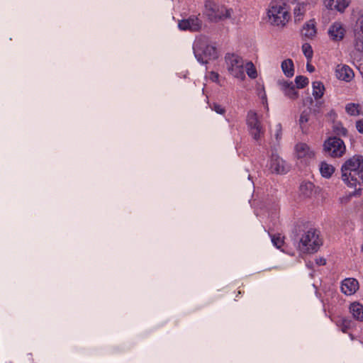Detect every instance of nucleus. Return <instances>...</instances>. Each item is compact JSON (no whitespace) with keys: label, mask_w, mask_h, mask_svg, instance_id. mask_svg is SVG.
<instances>
[{"label":"nucleus","mask_w":363,"mask_h":363,"mask_svg":"<svg viewBox=\"0 0 363 363\" xmlns=\"http://www.w3.org/2000/svg\"><path fill=\"white\" fill-rule=\"evenodd\" d=\"M342 182L355 191L363 189V155H355L348 158L341 167Z\"/></svg>","instance_id":"f257e3e1"},{"label":"nucleus","mask_w":363,"mask_h":363,"mask_svg":"<svg viewBox=\"0 0 363 363\" xmlns=\"http://www.w3.org/2000/svg\"><path fill=\"white\" fill-rule=\"evenodd\" d=\"M269 23L277 27H284L290 19L289 9L284 0H272L267 9Z\"/></svg>","instance_id":"f03ea898"},{"label":"nucleus","mask_w":363,"mask_h":363,"mask_svg":"<svg viewBox=\"0 0 363 363\" xmlns=\"http://www.w3.org/2000/svg\"><path fill=\"white\" fill-rule=\"evenodd\" d=\"M193 50L196 58L201 64H206L208 61L218 57L217 50L214 44L203 35L196 38Z\"/></svg>","instance_id":"7ed1b4c3"},{"label":"nucleus","mask_w":363,"mask_h":363,"mask_svg":"<svg viewBox=\"0 0 363 363\" xmlns=\"http://www.w3.org/2000/svg\"><path fill=\"white\" fill-rule=\"evenodd\" d=\"M233 10L213 0L204 3L203 15L213 23H217L230 18Z\"/></svg>","instance_id":"20e7f679"},{"label":"nucleus","mask_w":363,"mask_h":363,"mask_svg":"<svg viewBox=\"0 0 363 363\" xmlns=\"http://www.w3.org/2000/svg\"><path fill=\"white\" fill-rule=\"evenodd\" d=\"M245 61L240 56L234 53H228L225 56V63L228 72L233 77L241 81L245 79Z\"/></svg>","instance_id":"39448f33"},{"label":"nucleus","mask_w":363,"mask_h":363,"mask_svg":"<svg viewBox=\"0 0 363 363\" xmlns=\"http://www.w3.org/2000/svg\"><path fill=\"white\" fill-rule=\"evenodd\" d=\"M323 245V240L316 230H309L301 238L298 247L304 250H315Z\"/></svg>","instance_id":"423d86ee"},{"label":"nucleus","mask_w":363,"mask_h":363,"mask_svg":"<svg viewBox=\"0 0 363 363\" xmlns=\"http://www.w3.org/2000/svg\"><path fill=\"white\" fill-rule=\"evenodd\" d=\"M323 150L333 157H340L345 153L346 147L341 139L332 137L325 141Z\"/></svg>","instance_id":"0eeeda50"},{"label":"nucleus","mask_w":363,"mask_h":363,"mask_svg":"<svg viewBox=\"0 0 363 363\" xmlns=\"http://www.w3.org/2000/svg\"><path fill=\"white\" fill-rule=\"evenodd\" d=\"M247 125L252 138L258 140L263 134V128L257 113L254 111H250L247 116Z\"/></svg>","instance_id":"6e6552de"},{"label":"nucleus","mask_w":363,"mask_h":363,"mask_svg":"<svg viewBox=\"0 0 363 363\" xmlns=\"http://www.w3.org/2000/svg\"><path fill=\"white\" fill-rule=\"evenodd\" d=\"M203 27V21L199 16H190L178 21V28L183 31L199 32Z\"/></svg>","instance_id":"1a4fd4ad"},{"label":"nucleus","mask_w":363,"mask_h":363,"mask_svg":"<svg viewBox=\"0 0 363 363\" xmlns=\"http://www.w3.org/2000/svg\"><path fill=\"white\" fill-rule=\"evenodd\" d=\"M347 33L345 25L341 21L333 22L328 29L330 40L334 43L342 41Z\"/></svg>","instance_id":"9d476101"},{"label":"nucleus","mask_w":363,"mask_h":363,"mask_svg":"<svg viewBox=\"0 0 363 363\" xmlns=\"http://www.w3.org/2000/svg\"><path fill=\"white\" fill-rule=\"evenodd\" d=\"M294 156L301 162H306L315 157V152L305 143H298L294 146Z\"/></svg>","instance_id":"9b49d317"},{"label":"nucleus","mask_w":363,"mask_h":363,"mask_svg":"<svg viewBox=\"0 0 363 363\" xmlns=\"http://www.w3.org/2000/svg\"><path fill=\"white\" fill-rule=\"evenodd\" d=\"M357 15V28L354 30L353 45L355 50L363 52V11H359Z\"/></svg>","instance_id":"f8f14e48"},{"label":"nucleus","mask_w":363,"mask_h":363,"mask_svg":"<svg viewBox=\"0 0 363 363\" xmlns=\"http://www.w3.org/2000/svg\"><path fill=\"white\" fill-rule=\"evenodd\" d=\"M267 167L272 173L284 174L287 172L285 162L277 154H272Z\"/></svg>","instance_id":"ddd939ff"},{"label":"nucleus","mask_w":363,"mask_h":363,"mask_svg":"<svg viewBox=\"0 0 363 363\" xmlns=\"http://www.w3.org/2000/svg\"><path fill=\"white\" fill-rule=\"evenodd\" d=\"M279 89L284 93V96L287 98L295 100L298 97V92L292 82L286 80H279L277 82Z\"/></svg>","instance_id":"4468645a"},{"label":"nucleus","mask_w":363,"mask_h":363,"mask_svg":"<svg viewBox=\"0 0 363 363\" xmlns=\"http://www.w3.org/2000/svg\"><path fill=\"white\" fill-rule=\"evenodd\" d=\"M359 289V282L354 278L345 279L341 284V291L346 296L354 294Z\"/></svg>","instance_id":"2eb2a0df"},{"label":"nucleus","mask_w":363,"mask_h":363,"mask_svg":"<svg viewBox=\"0 0 363 363\" xmlns=\"http://www.w3.org/2000/svg\"><path fill=\"white\" fill-rule=\"evenodd\" d=\"M335 74L337 79L347 82L352 81L354 77L353 70L346 65H338Z\"/></svg>","instance_id":"dca6fc26"},{"label":"nucleus","mask_w":363,"mask_h":363,"mask_svg":"<svg viewBox=\"0 0 363 363\" xmlns=\"http://www.w3.org/2000/svg\"><path fill=\"white\" fill-rule=\"evenodd\" d=\"M323 4L329 9H335L342 13L349 6L347 0H323Z\"/></svg>","instance_id":"f3484780"},{"label":"nucleus","mask_w":363,"mask_h":363,"mask_svg":"<svg viewBox=\"0 0 363 363\" xmlns=\"http://www.w3.org/2000/svg\"><path fill=\"white\" fill-rule=\"evenodd\" d=\"M302 35L308 39H313L317 34L316 22L314 19L307 21L303 26Z\"/></svg>","instance_id":"a211bd4d"},{"label":"nucleus","mask_w":363,"mask_h":363,"mask_svg":"<svg viewBox=\"0 0 363 363\" xmlns=\"http://www.w3.org/2000/svg\"><path fill=\"white\" fill-rule=\"evenodd\" d=\"M349 309L354 319L359 321L363 320V305L362 303L354 301L350 304Z\"/></svg>","instance_id":"6ab92c4d"},{"label":"nucleus","mask_w":363,"mask_h":363,"mask_svg":"<svg viewBox=\"0 0 363 363\" xmlns=\"http://www.w3.org/2000/svg\"><path fill=\"white\" fill-rule=\"evenodd\" d=\"M281 70L287 77H291L294 74V62L291 59L284 60L281 65Z\"/></svg>","instance_id":"aec40b11"},{"label":"nucleus","mask_w":363,"mask_h":363,"mask_svg":"<svg viewBox=\"0 0 363 363\" xmlns=\"http://www.w3.org/2000/svg\"><path fill=\"white\" fill-rule=\"evenodd\" d=\"M320 172L323 177L330 178L335 172V167L332 164L322 162L320 164Z\"/></svg>","instance_id":"412c9836"},{"label":"nucleus","mask_w":363,"mask_h":363,"mask_svg":"<svg viewBox=\"0 0 363 363\" xmlns=\"http://www.w3.org/2000/svg\"><path fill=\"white\" fill-rule=\"evenodd\" d=\"M313 86V96L315 99H320L323 94L325 91L324 85L320 82H313L312 84Z\"/></svg>","instance_id":"4be33fe9"},{"label":"nucleus","mask_w":363,"mask_h":363,"mask_svg":"<svg viewBox=\"0 0 363 363\" xmlns=\"http://www.w3.org/2000/svg\"><path fill=\"white\" fill-rule=\"evenodd\" d=\"M313 188H314V186L311 182H303L300 186V189H299L300 194L303 197H310L313 194Z\"/></svg>","instance_id":"5701e85b"},{"label":"nucleus","mask_w":363,"mask_h":363,"mask_svg":"<svg viewBox=\"0 0 363 363\" xmlns=\"http://www.w3.org/2000/svg\"><path fill=\"white\" fill-rule=\"evenodd\" d=\"M245 70L250 78L255 79L257 77V69L252 62L248 61L245 62L244 71Z\"/></svg>","instance_id":"b1692460"},{"label":"nucleus","mask_w":363,"mask_h":363,"mask_svg":"<svg viewBox=\"0 0 363 363\" xmlns=\"http://www.w3.org/2000/svg\"><path fill=\"white\" fill-rule=\"evenodd\" d=\"M271 240L273 245L277 249H280L284 245V236L279 233L272 235Z\"/></svg>","instance_id":"393cba45"},{"label":"nucleus","mask_w":363,"mask_h":363,"mask_svg":"<svg viewBox=\"0 0 363 363\" xmlns=\"http://www.w3.org/2000/svg\"><path fill=\"white\" fill-rule=\"evenodd\" d=\"M309 119L310 112L303 111L299 118V125L303 132H305L307 130Z\"/></svg>","instance_id":"a878e982"},{"label":"nucleus","mask_w":363,"mask_h":363,"mask_svg":"<svg viewBox=\"0 0 363 363\" xmlns=\"http://www.w3.org/2000/svg\"><path fill=\"white\" fill-rule=\"evenodd\" d=\"M346 112L350 116H358L359 114V105L357 104H348L345 106Z\"/></svg>","instance_id":"bb28decb"},{"label":"nucleus","mask_w":363,"mask_h":363,"mask_svg":"<svg viewBox=\"0 0 363 363\" xmlns=\"http://www.w3.org/2000/svg\"><path fill=\"white\" fill-rule=\"evenodd\" d=\"M295 83L298 89H303L308 84L309 81L306 77L299 75L296 77Z\"/></svg>","instance_id":"cd10ccee"},{"label":"nucleus","mask_w":363,"mask_h":363,"mask_svg":"<svg viewBox=\"0 0 363 363\" xmlns=\"http://www.w3.org/2000/svg\"><path fill=\"white\" fill-rule=\"evenodd\" d=\"M302 51H303L304 55L306 56V57L308 60H311L313 57V49H312L311 45L308 43H304L302 45Z\"/></svg>","instance_id":"c85d7f7f"},{"label":"nucleus","mask_w":363,"mask_h":363,"mask_svg":"<svg viewBox=\"0 0 363 363\" xmlns=\"http://www.w3.org/2000/svg\"><path fill=\"white\" fill-rule=\"evenodd\" d=\"M334 131L340 135H346L347 130L340 124H337L334 128Z\"/></svg>","instance_id":"c756f323"},{"label":"nucleus","mask_w":363,"mask_h":363,"mask_svg":"<svg viewBox=\"0 0 363 363\" xmlns=\"http://www.w3.org/2000/svg\"><path fill=\"white\" fill-rule=\"evenodd\" d=\"M211 109L220 115H223L225 113V108L218 104H213Z\"/></svg>","instance_id":"7c9ffc66"},{"label":"nucleus","mask_w":363,"mask_h":363,"mask_svg":"<svg viewBox=\"0 0 363 363\" xmlns=\"http://www.w3.org/2000/svg\"><path fill=\"white\" fill-rule=\"evenodd\" d=\"M353 194H348L340 197L339 201L340 203L344 205L347 204L350 201L351 197L352 196Z\"/></svg>","instance_id":"2f4dec72"},{"label":"nucleus","mask_w":363,"mask_h":363,"mask_svg":"<svg viewBox=\"0 0 363 363\" xmlns=\"http://www.w3.org/2000/svg\"><path fill=\"white\" fill-rule=\"evenodd\" d=\"M209 79L213 82H218L219 74L217 72H211L209 73Z\"/></svg>","instance_id":"473e14b6"},{"label":"nucleus","mask_w":363,"mask_h":363,"mask_svg":"<svg viewBox=\"0 0 363 363\" xmlns=\"http://www.w3.org/2000/svg\"><path fill=\"white\" fill-rule=\"evenodd\" d=\"M275 138L277 140H279L281 136V127L280 124H278L277 125L276 128V133H275Z\"/></svg>","instance_id":"72a5a7b5"},{"label":"nucleus","mask_w":363,"mask_h":363,"mask_svg":"<svg viewBox=\"0 0 363 363\" xmlns=\"http://www.w3.org/2000/svg\"><path fill=\"white\" fill-rule=\"evenodd\" d=\"M356 128L359 133H363V119L357 121Z\"/></svg>","instance_id":"f704fd0d"},{"label":"nucleus","mask_w":363,"mask_h":363,"mask_svg":"<svg viewBox=\"0 0 363 363\" xmlns=\"http://www.w3.org/2000/svg\"><path fill=\"white\" fill-rule=\"evenodd\" d=\"M342 332L345 333L346 330H347V328H348L349 325H350V321L346 320V319H344L342 320Z\"/></svg>","instance_id":"c9c22d12"},{"label":"nucleus","mask_w":363,"mask_h":363,"mask_svg":"<svg viewBox=\"0 0 363 363\" xmlns=\"http://www.w3.org/2000/svg\"><path fill=\"white\" fill-rule=\"evenodd\" d=\"M306 69L309 72H313L315 70V67L312 65H311L309 62H308L306 65Z\"/></svg>","instance_id":"e433bc0d"},{"label":"nucleus","mask_w":363,"mask_h":363,"mask_svg":"<svg viewBox=\"0 0 363 363\" xmlns=\"http://www.w3.org/2000/svg\"><path fill=\"white\" fill-rule=\"evenodd\" d=\"M316 263L319 265H325L326 263V260L324 258H320L316 259Z\"/></svg>","instance_id":"4c0bfd02"}]
</instances>
